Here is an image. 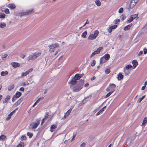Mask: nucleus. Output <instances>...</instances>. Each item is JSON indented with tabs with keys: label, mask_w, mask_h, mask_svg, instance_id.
Returning <instances> with one entry per match:
<instances>
[{
	"label": "nucleus",
	"mask_w": 147,
	"mask_h": 147,
	"mask_svg": "<svg viewBox=\"0 0 147 147\" xmlns=\"http://www.w3.org/2000/svg\"><path fill=\"white\" fill-rule=\"evenodd\" d=\"M132 3H129V6L128 7H125V9H126L127 11H128V12H129V9H132L133 8V7H134L136 5V4L134 3L132 4Z\"/></svg>",
	"instance_id": "obj_8"
},
{
	"label": "nucleus",
	"mask_w": 147,
	"mask_h": 147,
	"mask_svg": "<svg viewBox=\"0 0 147 147\" xmlns=\"http://www.w3.org/2000/svg\"><path fill=\"white\" fill-rule=\"evenodd\" d=\"M49 113L48 112H46L45 113V115L44 116V118L47 120L48 118H50L51 119L52 118L51 115H49Z\"/></svg>",
	"instance_id": "obj_22"
},
{
	"label": "nucleus",
	"mask_w": 147,
	"mask_h": 147,
	"mask_svg": "<svg viewBox=\"0 0 147 147\" xmlns=\"http://www.w3.org/2000/svg\"><path fill=\"white\" fill-rule=\"evenodd\" d=\"M8 74V72L7 71H2L1 72V75L3 76L7 75Z\"/></svg>",
	"instance_id": "obj_24"
},
{
	"label": "nucleus",
	"mask_w": 147,
	"mask_h": 147,
	"mask_svg": "<svg viewBox=\"0 0 147 147\" xmlns=\"http://www.w3.org/2000/svg\"><path fill=\"white\" fill-rule=\"evenodd\" d=\"M5 16V15L4 13H0V18L4 19Z\"/></svg>",
	"instance_id": "obj_43"
},
{
	"label": "nucleus",
	"mask_w": 147,
	"mask_h": 147,
	"mask_svg": "<svg viewBox=\"0 0 147 147\" xmlns=\"http://www.w3.org/2000/svg\"><path fill=\"white\" fill-rule=\"evenodd\" d=\"M132 25V23H131L125 26L123 28V30L125 31H127L129 30Z\"/></svg>",
	"instance_id": "obj_17"
},
{
	"label": "nucleus",
	"mask_w": 147,
	"mask_h": 147,
	"mask_svg": "<svg viewBox=\"0 0 147 147\" xmlns=\"http://www.w3.org/2000/svg\"><path fill=\"white\" fill-rule=\"evenodd\" d=\"M41 54V53L40 52H36L32 54L29 55L28 57V58L30 60H34L38 57Z\"/></svg>",
	"instance_id": "obj_5"
},
{
	"label": "nucleus",
	"mask_w": 147,
	"mask_h": 147,
	"mask_svg": "<svg viewBox=\"0 0 147 147\" xmlns=\"http://www.w3.org/2000/svg\"><path fill=\"white\" fill-rule=\"evenodd\" d=\"M112 94L111 93V92H108L107 94L105 96L104 98H106L108 97H109Z\"/></svg>",
	"instance_id": "obj_49"
},
{
	"label": "nucleus",
	"mask_w": 147,
	"mask_h": 147,
	"mask_svg": "<svg viewBox=\"0 0 147 147\" xmlns=\"http://www.w3.org/2000/svg\"><path fill=\"white\" fill-rule=\"evenodd\" d=\"M6 24L4 22H0V28H3L6 27Z\"/></svg>",
	"instance_id": "obj_31"
},
{
	"label": "nucleus",
	"mask_w": 147,
	"mask_h": 147,
	"mask_svg": "<svg viewBox=\"0 0 147 147\" xmlns=\"http://www.w3.org/2000/svg\"><path fill=\"white\" fill-rule=\"evenodd\" d=\"M33 12V9H31L27 10L25 11L22 12L18 14V15L21 17L24 16H26L31 14Z\"/></svg>",
	"instance_id": "obj_4"
},
{
	"label": "nucleus",
	"mask_w": 147,
	"mask_h": 147,
	"mask_svg": "<svg viewBox=\"0 0 147 147\" xmlns=\"http://www.w3.org/2000/svg\"><path fill=\"white\" fill-rule=\"evenodd\" d=\"M96 38V37L94 34H92L89 35L88 39V40H93L95 39Z\"/></svg>",
	"instance_id": "obj_20"
},
{
	"label": "nucleus",
	"mask_w": 147,
	"mask_h": 147,
	"mask_svg": "<svg viewBox=\"0 0 147 147\" xmlns=\"http://www.w3.org/2000/svg\"><path fill=\"white\" fill-rule=\"evenodd\" d=\"M17 98H16L15 96H14V95L12 98V102H14L16 100Z\"/></svg>",
	"instance_id": "obj_60"
},
{
	"label": "nucleus",
	"mask_w": 147,
	"mask_h": 147,
	"mask_svg": "<svg viewBox=\"0 0 147 147\" xmlns=\"http://www.w3.org/2000/svg\"><path fill=\"white\" fill-rule=\"evenodd\" d=\"M40 123V119H37L35 121L31 123L29 125V127L30 128L29 126H31L30 128L31 129H35L39 125Z\"/></svg>",
	"instance_id": "obj_3"
},
{
	"label": "nucleus",
	"mask_w": 147,
	"mask_h": 147,
	"mask_svg": "<svg viewBox=\"0 0 147 147\" xmlns=\"http://www.w3.org/2000/svg\"><path fill=\"white\" fill-rule=\"evenodd\" d=\"M84 74L82 73V74L77 73L74 76L72 77L71 79L69 81L68 83L71 84L70 86L76 85L77 84V81L79 80L84 75Z\"/></svg>",
	"instance_id": "obj_1"
},
{
	"label": "nucleus",
	"mask_w": 147,
	"mask_h": 147,
	"mask_svg": "<svg viewBox=\"0 0 147 147\" xmlns=\"http://www.w3.org/2000/svg\"><path fill=\"white\" fill-rule=\"evenodd\" d=\"M143 53V51L142 50L140 51L138 54L137 55L138 56H140Z\"/></svg>",
	"instance_id": "obj_57"
},
{
	"label": "nucleus",
	"mask_w": 147,
	"mask_h": 147,
	"mask_svg": "<svg viewBox=\"0 0 147 147\" xmlns=\"http://www.w3.org/2000/svg\"><path fill=\"white\" fill-rule=\"evenodd\" d=\"M111 89L115 88L116 87V86L115 84L113 83H110L109 85Z\"/></svg>",
	"instance_id": "obj_35"
},
{
	"label": "nucleus",
	"mask_w": 147,
	"mask_h": 147,
	"mask_svg": "<svg viewBox=\"0 0 147 147\" xmlns=\"http://www.w3.org/2000/svg\"><path fill=\"white\" fill-rule=\"evenodd\" d=\"M53 45L54 47V49L55 48H57L59 47V44L58 43H55L53 44Z\"/></svg>",
	"instance_id": "obj_52"
},
{
	"label": "nucleus",
	"mask_w": 147,
	"mask_h": 147,
	"mask_svg": "<svg viewBox=\"0 0 147 147\" xmlns=\"http://www.w3.org/2000/svg\"><path fill=\"white\" fill-rule=\"evenodd\" d=\"M103 47H98L96 50L97 52L99 54L101 51V50L102 49Z\"/></svg>",
	"instance_id": "obj_46"
},
{
	"label": "nucleus",
	"mask_w": 147,
	"mask_h": 147,
	"mask_svg": "<svg viewBox=\"0 0 147 147\" xmlns=\"http://www.w3.org/2000/svg\"><path fill=\"white\" fill-rule=\"evenodd\" d=\"M145 96L146 95H144L142 96L141 97L139 98L138 100H137V102H141L142 100L145 97Z\"/></svg>",
	"instance_id": "obj_39"
},
{
	"label": "nucleus",
	"mask_w": 147,
	"mask_h": 147,
	"mask_svg": "<svg viewBox=\"0 0 147 147\" xmlns=\"http://www.w3.org/2000/svg\"><path fill=\"white\" fill-rule=\"evenodd\" d=\"M57 127V125H56L55 124L52 125L50 127V131L51 132H53L55 130Z\"/></svg>",
	"instance_id": "obj_13"
},
{
	"label": "nucleus",
	"mask_w": 147,
	"mask_h": 147,
	"mask_svg": "<svg viewBox=\"0 0 147 147\" xmlns=\"http://www.w3.org/2000/svg\"><path fill=\"white\" fill-rule=\"evenodd\" d=\"M147 22L146 24L143 26V28H142V29H143L144 28H145V30H146L147 29Z\"/></svg>",
	"instance_id": "obj_64"
},
{
	"label": "nucleus",
	"mask_w": 147,
	"mask_h": 147,
	"mask_svg": "<svg viewBox=\"0 0 147 147\" xmlns=\"http://www.w3.org/2000/svg\"><path fill=\"white\" fill-rule=\"evenodd\" d=\"M3 11L6 14H9V10L7 8H5V10Z\"/></svg>",
	"instance_id": "obj_48"
},
{
	"label": "nucleus",
	"mask_w": 147,
	"mask_h": 147,
	"mask_svg": "<svg viewBox=\"0 0 147 147\" xmlns=\"http://www.w3.org/2000/svg\"><path fill=\"white\" fill-rule=\"evenodd\" d=\"M27 136H29V138H31L33 136V134L30 132H28L27 133Z\"/></svg>",
	"instance_id": "obj_38"
},
{
	"label": "nucleus",
	"mask_w": 147,
	"mask_h": 147,
	"mask_svg": "<svg viewBox=\"0 0 147 147\" xmlns=\"http://www.w3.org/2000/svg\"><path fill=\"white\" fill-rule=\"evenodd\" d=\"M27 138L25 135H22L20 138V140L22 141L23 140H25Z\"/></svg>",
	"instance_id": "obj_37"
},
{
	"label": "nucleus",
	"mask_w": 147,
	"mask_h": 147,
	"mask_svg": "<svg viewBox=\"0 0 147 147\" xmlns=\"http://www.w3.org/2000/svg\"><path fill=\"white\" fill-rule=\"evenodd\" d=\"M117 27V25L116 24H114L113 25L110 26L108 29V32L109 33H111V32L112 31V29H115Z\"/></svg>",
	"instance_id": "obj_11"
},
{
	"label": "nucleus",
	"mask_w": 147,
	"mask_h": 147,
	"mask_svg": "<svg viewBox=\"0 0 147 147\" xmlns=\"http://www.w3.org/2000/svg\"><path fill=\"white\" fill-rule=\"evenodd\" d=\"M6 138V136L4 134H2L0 136V140L3 141Z\"/></svg>",
	"instance_id": "obj_30"
},
{
	"label": "nucleus",
	"mask_w": 147,
	"mask_h": 147,
	"mask_svg": "<svg viewBox=\"0 0 147 147\" xmlns=\"http://www.w3.org/2000/svg\"><path fill=\"white\" fill-rule=\"evenodd\" d=\"M15 86L14 84H13L11 86H9L8 87V91H11L14 89Z\"/></svg>",
	"instance_id": "obj_29"
},
{
	"label": "nucleus",
	"mask_w": 147,
	"mask_h": 147,
	"mask_svg": "<svg viewBox=\"0 0 147 147\" xmlns=\"http://www.w3.org/2000/svg\"><path fill=\"white\" fill-rule=\"evenodd\" d=\"M96 61L95 60H93L92 62L91 63V66L92 67L94 66L96 64Z\"/></svg>",
	"instance_id": "obj_51"
},
{
	"label": "nucleus",
	"mask_w": 147,
	"mask_h": 147,
	"mask_svg": "<svg viewBox=\"0 0 147 147\" xmlns=\"http://www.w3.org/2000/svg\"><path fill=\"white\" fill-rule=\"evenodd\" d=\"M95 3L98 6H100L101 5V3L99 0H96Z\"/></svg>",
	"instance_id": "obj_40"
},
{
	"label": "nucleus",
	"mask_w": 147,
	"mask_h": 147,
	"mask_svg": "<svg viewBox=\"0 0 147 147\" xmlns=\"http://www.w3.org/2000/svg\"><path fill=\"white\" fill-rule=\"evenodd\" d=\"M106 108V106H104L100 110H99L97 113H96L95 115L96 116H97L99 115L102 114Z\"/></svg>",
	"instance_id": "obj_12"
},
{
	"label": "nucleus",
	"mask_w": 147,
	"mask_h": 147,
	"mask_svg": "<svg viewBox=\"0 0 147 147\" xmlns=\"http://www.w3.org/2000/svg\"><path fill=\"white\" fill-rule=\"evenodd\" d=\"M110 58V55L108 53L105 54L103 56L101 57V59H104L106 60H108Z\"/></svg>",
	"instance_id": "obj_15"
},
{
	"label": "nucleus",
	"mask_w": 147,
	"mask_h": 147,
	"mask_svg": "<svg viewBox=\"0 0 147 147\" xmlns=\"http://www.w3.org/2000/svg\"><path fill=\"white\" fill-rule=\"evenodd\" d=\"M8 56L7 54H4L3 55H2L1 56V58L2 59L6 58Z\"/></svg>",
	"instance_id": "obj_56"
},
{
	"label": "nucleus",
	"mask_w": 147,
	"mask_h": 147,
	"mask_svg": "<svg viewBox=\"0 0 147 147\" xmlns=\"http://www.w3.org/2000/svg\"><path fill=\"white\" fill-rule=\"evenodd\" d=\"M132 67L131 65L129 64L127 65L125 67H124V68L126 69L131 70V67Z\"/></svg>",
	"instance_id": "obj_33"
},
{
	"label": "nucleus",
	"mask_w": 147,
	"mask_h": 147,
	"mask_svg": "<svg viewBox=\"0 0 147 147\" xmlns=\"http://www.w3.org/2000/svg\"><path fill=\"white\" fill-rule=\"evenodd\" d=\"M24 142L22 141H20L17 145L16 147H24Z\"/></svg>",
	"instance_id": "obj_26"
},
{
	"label": "nucleus",
	"mask_w": 147,
	"mask_h": 147,
	"mask_svg": "<svg viewBox=\"0 0 147 147\" xmlns=\"http://www.w3.org/2000/svg\"><path fill=\"white\" fill-rule=\"evenodd\" d=\"M144 32L142 31H140L138 33L137 36L136 37L139 38L143 34H144Z\"/></svg>",
	"instance_id": "obj_28"
},
{
	"label": "nucleus",
	"mask_w": 147,
	"mask_h": 147,
	"mask_svg": "<svg viewBox=\"0 0 147 147\" xmlns=\"http://www.w3.org/2000/svg\"><path fill=\"white\" fill-rule=\"evenodd\" d=\"M23 97H21L14 104L15 107H17L18 105H20V103L23 100Z\"/></svg>",
	"instance_id": "obj_16"
},
{
	"label": "nucleus",
	"mask_w": 147,
	"mask_h": 147,
	"mask_svg": "<svg viewBox=\"0 0 147 147\" xmlns=\"http://www.w3.org/2000/svg\"><path fill=\"white\" fill-rule=\"evenodd\" d=\"M76 135H77L76 134V133L75 134L74 133L73 135L72 136V137L71 139V141H72L74 140L76 136Z\"/></svg>",
	"instance_id": "obj_53"
},
{
	"label": "nucleus",
	"mask_w": 147,
	"mask_h": 147,
	"mask_svg": "<svg viewBox=\"0 0 147 147\" xmlns=\"http://www.w3.org/2000/svg\"><path fill=\"white\" fill-rule=\"evenodd\" d=\"M7 7L9 8L10 9H13L16 7L15 5L13 3H9Z\"/></svg>",
	"instance_id": "obj_18"
},
{
	"label": "nucleus",
	"mask_w": 147,
	"mask_h": 147,
	"mask_svg": "<svg viewBox=\"0 0 147 147\" xmlns=\"http://www.w3.org/2000/svg\"><path fill=\"white\" fill-rule=\"evenodd\" d=\"M22 94V93L20 92L17 91L14 95V96H15L16 98H19Z\"/></svg>",
	"instance_id": "obj_19"
},
{
	"label": "nucleus",
	"mask_w": 147,
	"mask_h": 147,
	"mask_svg": "<svg viewBox=\"0 0 147 147\" xmlns=\"http://www.w3.org/2000/svg\"><path fill=\"white\" fill-rule=\"evenodd\" d=\"M87 32L86 31H84L81 34V37L83 38H85L87 34Z\"/></svg>",
	"instance_id": "obj_34"
},
{
	"label": "nucleus",
	"mask_w": 147,
	"mask_h": 147,
	"mask_svg": "<svg viewBox=\"0 0 147 147\" xmlns=\"http://www.w3.org/2000/svg\"><path fill=\"white\" fill-rule=\"evenodd\" d=\"M138 14H134L131 15L129 19L127 20V23H129L132 22L136 18H138Z\"/></svg>",
	"instance_id": "obj_6"
},
{
	"label": "nucleus",
	"mask_w": 147,
	"mask_h": 147,
	"mask_svg": "<svg viewBox=\"0 0 147 147\" xmlns=\"http://www.w3.org/2000/svg\"><path fill=\"white\" fill-rule=\"evenodd\" d=\"M10 98V96L9 95H7L6 96V98H5L4 101H3V103L4 104L5 103H7L8 100Z\"/></svg>",
	"instance_id": "obj_21"
},
{
	"label": "nucleus",
	"mask_w": 147,
	"mask_h": 147,
	"mask_svg": "<svg viewBox=\"0 0 147 147\" xmlns=\"http://www.w3.org/2000/svg\"><path fill=\"white\" fill-rule=\"evenodd\" d=\"M11 116L9 114L8 115V117L6 118V120L7 121H9L10 120L11 117Z\"/></svg>",
	"instance_id": "obj_58"
},
{
	"label": "nucleus",
	"mask_w": 147,
	"mask_h": 147,
	"mask_svg": "<svg viewBox=\"0 0 147 147\" xmlns=\"http://www.w3.org/2000/svg\"><path fill=\"white\" fill-rule=\"evenodd\" d=\"M43 98L44 97L43 96H42L41 97L38 98V99L36 101V102H37L38 103L40 100H42Z\"/></svg>",
	"instance_id": "obj_50"
},
{
	"label": "nucleus",
	"mask_w": 147,
	"mask_h": 147,
	"mask_svg": "<svg viewBox=\"0 0 147 147\" xmlns=\"http://www.w3.org/2000/svg\"><path fill=\"white\" fill-rule=\"evenodd\" d=\"M130 70L126 69L125 68H123V72L125 76H127L129 73H130Z\"/></svg>",
	"instance_id": "obj_23"
},
{
	"label": "nucleus",
	"mask_w": 147,
	"mask_h": 147,
	"mask_svg": "<svg viewBox=\"0 0 147 147\" xmlns=\"http://www.w3.org/2000/svg\"><path fill=\"white\" fill-rule=\"evenodd\" d=\"M33 70V69L32 68H30L26 71L25 72H22V73L21 76L20 77V78H22L26 76L30 72L32 71Z\"/></svg>",
	"instance_id": "obj_7"
},
{
	"label": "nucleus",
	"mask_w": 147,
	"mask_h": 147,
	"mask_svg": "<svg viewBox=\"0 0 147 147\" xmlns=\"http://www.w3.org/2000/svg\"><path fill=\"white\" fill-rule=\"evenodd\" d=\"M117 78L118 81L122 80L123 78V76L122 75V73L119 72L117 75Z\"/></svg>",
	"instance_id": "obj_14"
},
{
	"label": "nucleus",
	"mask_w": 147,
	"mask_h": 147,
	"mask_svg": "<svg viewBox=\"0 0 147 147\" xmlns=\"http://www.w3.org/2000/svg\"><path fill=\"white\" fill-rule=\"evenodd\" d=\"M43 129L42 127L38 128L37 130L38 131V132L37 134V136H39L40 135L42 130Z\"/></svg>",
	"instance_id": "obj_27"
},
{
	"label": "nucleus",
	"mask_w": 147,
	"mask_h": 147,
	"mask_svg": "<svg viewBox=\"0 0 147 147\" xmlns=\"http://www.w3.org/2000/svg\"><path fill=\"white\" fill-rule=\"evenodd\" d=\"M143 50L144 54L145 55L147 53V49L146 47H144V48Z\"/></svg>",
	"instance_id": "obj_55"
},
{
	"label": "nucleus",
	"mask_w": 147,
	"mask_h": 147,
	"mask_svg": "<svg viewBox=\"0 0 147 147\" xmlns=\"http://www.w3.org/2000/svg\"><path fill=\"white\" fill-rule=\"evenodd\" d=\"M71 111L72 109L70 108L65 113V114L66 115L67 117H68V116L70 115Z\"/></svg>",
	"instance_id": "obj_32"
},
{
	"label": "nucleus",
	"mask_w": 147,
	"mask_h": 147,
	"mask_svg": "<svg viewBox=\"0 0 147 147\" xmlns=\"http://www.w3.org/2000/svg\"><path fill=\"white\" fill-rule=\"evenodd\" d=\"M48 47L50 48V49H54L53 44L49 45Z\"/></svg>",
	"instance_id": "obj_54"
},
{
	"label": "nucleus",
	"mask_w": 147,
	"mask_h": 147,
	"mask_svg": "<svg viewBox=\"0 0 147 147\" xmlns=\"http://www.w3.org/2000/svg\"><path fill=\"white\" fill-rule=\"evenodd\" d=\"M85 80L80 79L76 85L73 88V91L74 92L79 91L83 88Z\"/></svg>",
	"instance_id": "obj_2"
},
{
	"label": "nucleus",
	"mask_w": 147,
	"mask_h": 147,
	"mask_svg": "<svg viewBox=\"0 0 147 147\" xmlns=\"http://www.w3.org/2000/svg\"><path fill=\"white\" fill-rule=\"evenodd\" d=\"M110 70L109 68H106L105 71V73L106 74H108L110 72Z\"/></svg>",
	"instance_id": "obj_44"
},
{
	"label": "nucleus",
	"mask_w": 147,
	"mask_h": 147,
	"mask_svg": "<svg viewBox=\"0 0 147 147\" xmlns=\"http://www.w3.org/2000/svg\"><path fill=\"white\" fill-rule=\"evenodd\" d=\"M19 90L22 92H24V88L23 87H21L19 89Z\"/></svg>",
	"instance_id": "obj_62"
},
{
	"label": "nucleus",
	"mask_w": 147,
	"mask_h": 147,
	"mask_svg": "<svg viewBox=\"0 0 147 147\" xmlns=\"http://www.w3.org/2000/svg\"><path fill=\"white\" fill-rule=\"evenodd\" d=\"M99 33V31L97 30H96L94 31L93 34H94V35L96 36V37L98 36Z\"/></svg>",
	"instance_id": "obj_47"
},
{
	"label": "nucleus",
	"mask_w": 147,
	"mask_h": 147,
	"mask_svg": "<svg viewBox=\"0 0 147 147\" xmlns=\"http://www.w3.org/2000/svg\"><path fill=\"white\" fill-rule=\"evenodd\" d=\"M131 63L133 64L132 66L133 69H135L138 64V63L136 60H133L131 62Z\"/></svg>",
	"instance_id": "obj_9"
},
{
	"label": "nucleus",
	"mask_w": 147,
	"mask_h": 147,
	"mask_svg": "<svg viewBox=\"0 0 147 147\" xmlns=\"http://www.w3.org/2000/svg\"><path fill=\"white\" fill-rule=\"evenodd\" d=\"M18 108H16L14 110L10 112V113L9 114L10 115H11V116H12L13 114L15 113L16 112V111L18 110Z\"/></svg>",
	"instance_id": "obj_42"
},
{
	"label": "nucleus",
	"mask_w": 147,
	"mask_h": 147,
	"mask_svg": "<svg viewBox=\"0 0 147 147\" xmlns=\"http://www.w3.org/2000/svg\"><path fill=\"white\" fill-rule=\"evenodd\" d=\"M120 18L121 19V20L122 21H123L126 18V16H125V14L124 13L123 14H122L120 16Z\"/></svg>",
	"instance_id": "obj_36"
},
{
	"label": "nucleus",
	"mask_w": 147,
	"mask_h": 147,
	"mask_svg": "<svg viewBox=\"0 0 147 147\" xmlns=\"http://www.w3.org/2000/svg\"><path fill=\"white\" fill-rule=\"evenodd\" d=\"M147 123V118L146 117H145L143 121V122L142 123V126H145L146 125Z\"/></svg>",
	"instance_id": "obj_25"
},
{
	"label": "nucleus",
	"mask_w": 147,
	"mask_h": 147,
	"mask_svg": "<svg viewBox=\"0 0 147 147\" xmlns=\"http://www.w3.org/2000/svg\"><path fill=\"white\" fill-rule=\"evenodd\" d=\"M46 120L45 119V118H43V119H42V121L40 125H42V124L44 123L45 122Z\"/></svg>",
	"instance_id": "obj_61"
},
{
	"label": "nucleus",
	"mask_w": 147,
	"mask_h": 147,
	"mask_svg": "<svg viewBox=\"0 0 147 147\" xmlns=\"http://www.w3.org/2000/svg\"><path fill=\"white\" fill-rule=\"evenodd\" d=\"M115 21L114 24H116L120 21V20L119 19H116Z\"/></svg>",
	"instance_id": "obj_59"
},
{
	"label": "nucleus",
	"mask_w": 147,
	"mask_h": 147,
	"mask_svg": "<svg viewBox=\"0 0 147 147\" xmlns=\"http://www.w3.org/2000/svg\"><path fill=\"white\" fill-rule=\"evenodd\" d=\"M106 62V61L104 59H101V57L100 59V65Z\"/></svg>",
	"instance_id": "obj_41"
},
{
	"label": "nucleus",
	"mask_w": 147,
	"mask_h": 147,
	"mask_svg": "<svg viewBox=\"0 0 147 147\" xmlns=\"http://www.w3.org/2000/svg\"><path fill=\"white\" fill-rule=\"evenodd\" d=\"M86 145V143L84 142L80 144V147H84Z\"/></svg>",
	"instance_id": "obj_63"
},
{
	"label": "nucleus",
	"mask_w": 147,
	"mask_h": 147,
	"mask_svg": "<svg viewBox=\"0 0 147 147\" xmlns=\"http://www.w3.org/2000/svg\"><path fill=\"white\" fill-rule=\"evenodd\" d=\"M11 64L13 67L16 68L20 66V64L19 63L12 62L11 63Z\"/></svg>",
	"instance_id": "obj_10"
},
{
	"label": "nucleus",
	"mask_w": 147,
	"mask_h": 147,
	"mask_svg": "<svg viewBox=\"0 0 147 147\" xmlns=\"http://www.w3.org/2000/svg\"><path fill=\"white\" fill-rule=\"evenodd\" d=\"M123 11V7H120L118 10V12L120 13H122Z\"/></svg>",
	"instance_id": "obj_45"
}]
</instances>
